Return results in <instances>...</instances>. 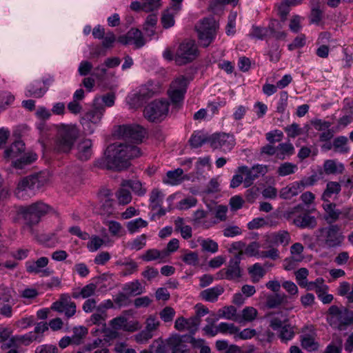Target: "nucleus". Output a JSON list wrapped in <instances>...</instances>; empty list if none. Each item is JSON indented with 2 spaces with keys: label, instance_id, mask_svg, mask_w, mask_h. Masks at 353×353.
<instances>
[{
  "label": "nucleus",
  "instance_id": "nucleus-32",
  "mask_svg": "<svg viewBox=\"0 0 353 353\" xmlns=\"http://www.w3.org/2000/svg\"><path fill=\"white\" fill-rule=\"evenodd\" d=\"M300 185L298 181H294L286 187L283 188L280 191V197L283 199H290L301 192Z\"/></svg>",
  "mask_w": 353,
  "mask_h": 353
},
{
  "label": "nucleus",
  "instance_id": "nucleus-42",
  "mask_svg": "<svg viewBox=\"0 0 353 353\" xmlns=\"http://www.w3.org/2000/svg\"><path fill=\"white\" fill-rule=\"evenodd\" d=\"M206 142H209V138L201 131L194 132L189 140L191 147L194 148L201 147Z\"/></svg>",
  "mask_w": 353,
  "mask_h": 353
},
{
  "label": "nucleus",
  "instance_id": "nucleus-21",
  "mask_svg": "<svg viewBox=\"0 0 353 353\" xmlns=\"http://www.w3.org/2000/svg\"><path fill=\"white\" fill-rule=\"evenodd\" d=\"M119 41L123 44H134L139 48L144 46L145 41L141 32L136 28L130 29L125 35L120 37Z\"/></svg>",
  "mask_w": 353,
  "mask_h": 353
},
{
  "label": "nucleus",
  "instance_id": "nucleus-23",
  "mask_svg": "<svg viewBox=\"0 0 353 353\" xmlns=\"http://www.w3.org/2000/svg\"><path fill=\"white\" fill-rule=\"evenodd\" d=\"M163 199V194L160 190L157 188L152 190L150 195V208L152 210H158L157 214L160 216L166 213V210L161 208Z\"/></svg>",
  "mask_w": 353,
  "mask_h": 353
},
{
  "label": "nucleus",
  "instance_id": "nucleus-4",
  "mask_svg": "<svg viewBox=\"0 0 353 353\" xmlns=\"http://www.w3.org/2000/svg\"><path fill=\"white\" fill-rule=\"evenodd\" d=\"M57 134L54 149L58 152L68 153L74 146L79 132L77 128L72 125L61 124L57 127Z\"/></svg>",
  "mask_w": 353,
  "mask_h": 353
},
{
  "label": "nucleus",
  "instance_id": "nucleus-28",
  "mask_svg": "<svg viewBox=\"0 0 353 353\" xmlns=\"http://www.w3.org/2000/svg\"><path fill=\"white\" fill-rule=\"evenodd\" d=\"M141 259L144 262L157 261L159 263H165L167 261V254L157 249H150L141 256Z\"/></svg>",
  "mask_w": 353,
  "mask_h": 353
},
{
  "label": "nucleus",
  "instance_id": "nucleus-51",
  "mask_svg": "<svg viewBox=\"0 0 353 353\" xmlns=\"http://www.w3.org/2000/svg\"><path fill=\"white\" fill-rule=\"evenodd\" d=\"M14 96L9 91L0 92V111L5 110L14 101Z\"/></svg>",
  "mask_w": 353,
  "mask_h": 353
},
{
  "label": "nucleus",
  "instance_id": "nucleus-44",
  "mask_svg": "<svg viewBox=\"0 0 353 353\" xmlns=\"http://www.w3.org/2000/svg\"><path fill=\"white\" fill-rule=\"evenodd\" d=\"M124 292L130 296H137L144 292V287L139 281L127 283L123 287Z\"/></svg>",
  "mask_w": 353,
  "mask_h": 353
},
{
  "label": "nucleus",
  "instance_id": "nucleus-27",
  "mask_svg": "<svg viewBox=\"0 0 353 353\" xmlns=\"http://www.w3.org/2000/svg\"><path fill=\"white\" fill-rule=\"evenodd\" d=\"M183 170L181 168H176L174 170L168 171L162 181L168 185H177L183 181Z\"/></svg>",
  "mask_w": 353,
  "mask_h": 353
},
{
  "label": "nucleus",
  "instance_id": "nucleus-17",
  "mask_svg": "<svg viewBox=\"0 0 353 353\" xmlns=\"http://www.w3.org/2000/svg\"><path fill=\"white\" fill-rule=\"evenodd\" d=\"M119 137L134 142H141L145 134V130L139 125H120L117 130Z\"/></svg>",
  "mask_w": 353,
  "mask_h": 353
},
{
  "label": "nucleus",
  "instance_id": "nucleus-39",
  "mask_svg": "<svg viewBox=\"0 0 353 353\" xmlns=\"http://www.w3.org/2000/svg\"><path fill=\"white\" fill-rule=\"evenodd\" d=\"M295 336V327L288 323L284 324L278 332V336L283 343H288L292 340Z\"/></svg>",
  "mask_w": 353,
  "mask_h": 353
},
{
  "label": "nucleus",
  "instance_id": "nucleus-38",
  "mask_svg": "<svg viewBox=\"0 0 353 353\" xmlns=\"http://www.w3.org/2000/svg\"><path fill=\"white\" fill-rule=\"evenodd\" d=\"M172 353H190L188 345L184 344L179 336L172 337L169 339Z\"/></svg>",
  "mask_w": 353,
  "mask_h": 353
},
{
  "label": "nucleus",
  "instance_id": "nucleus-64",
  "mask_svg": "<svg viewBox=\"0 0 353 353\" xmlns=\"http://www.w3.org/2000/svg\"><path fill=\"white\" fill-rule=\"evenodd\" d=\"M34 353H59V349L54 345L43 344L37 346Z\"/></svg>",
  "mask_w": 353,
  "mask_h": 353
},
{
  "label": "nucleus",
  "instance_id": "nucleus-37",
  "mask_svg": "<svg viewBox=\"0 0 353 353\" xmlns=\"http://www.w3.org/2000/svg\"><path fill=\"white\" fill-rule=\"evenodd\" d=\"M223 292V288L221 286L217 285L212 288H208L201 292V296L203 299L208 302H214L217 300L218 297Z\"/></svg>",
  "mask_w": 353,
  "mask_h": 353
},
{
  "label": "nucleus",
  "instance_id": "nucleus-26",
  "mask_svg": "<svg viewBox=\"0 0 353 353\" xmlns=\"http://www.w3.org/2000/svg\"><path fill=\"white\" fill-rule=\"evenodd\" d=\"M92 142L90 139L82 140L77 145V157L81 161L88 160L92 154Z\"/></svg>",
  "mask_w": 353,
  "mask_h": 353
},
{
  "label": "nucleus",
  "instance_id": "nucleus-54",
  "mask_svg": "<svg viewBox=\"0 0 353 353\" xmlns=\"http://www.w3.org/2000/svg\"><path fill=\"white\" fill-rule=\"evenodd\" d=\"M0 313L8 317L12 315L10 296L8 294L0 297Z\"/></svg>",
  "mask_w": 353,
  "mask_h": 353
},
{
  "label": "nucleus",
  "instance_id": "nucleus-43",
  "mask_svg": "<svg viewBox=\"0 0 353 353\" xmlns=\"http://www.w3.org/2000/svg\"><path fill=\"white\" fill-rule=\"evenodd\" d=\"M197 242L201 246L203 252L214 254L218 251V243L211 239L199 237L197 239Z\"/></svg>",
  "mask_w": 353,
  "mask_h": 353
},
{
  "label": "nucleus",
  "instance_id": "nucleus-62",
  "mask_svg": "<svg viewBox=\"0 0 353 353\" xmlns=\"http://www.w3.org/2000/svg\"><path fill=\"white\" fill-rule=\"evenodd\" d=\"M27 272L40 276H47L51 274L52 270L48 266H27Z\"/></svg>",
  "mask_w": 353,
  "mask_h": 353
},
{
  "label": "nucleus",
  "instance_id": "nucleus-3",
  "mask_svg": "<svg viewBox=\"0 0 353 353\" xmlns=\"http://www.w3.org/2000/svg\"><path fill=\"white\" fill-rule=\"evenodd\" d=\"M47 181V177L41 173L24 177L19 181L14 194L18 199H27L34 195L35 190L43 186Z\"/></svg>",
  "mask_w": 353,
  "mask_h": 353
},
{
  "label": "nucleus",
  "instance_id": "nucleus-46",
  "mask_svg": "<svg viewBox=\"0 0 353 353\" xmlns=\"http://www.w3.org/2000/svg\"><path fill=\"white\" fill-rule=\"evenodd\" d=\"M258 312L256 309L253 307H245L241 311V314L238 317V322L245 323V322H252L253 321L257 316Z\"/></svg>",
  "mask_w": 353,
  "mask_h": 353
},
{
  "label": "nucleus",
  "instance_id": "nucleus-55",
  "mask_svg": "<svg viewBox=\"0 0 353 353\" xmlns=\"http://www.w3.org/2000/svg\"><path fill=\"white\" fill-rule=\"evenodd\" d=\"M88 334V329L84 326H78L73 328V334L71 338L72 339V344L79 345L81 343L82 340Z\"/></svg>",
  "mask_w": 353,
  "mask_h": 353
},
{
  "label": "nucleus",
  "instance_id": "nucleus-10",
  "mask_svg": "<svg viewBox=\"0 0 353 353\" xmlns=\"http://www.w3.org/2000/svg\"><path fill=\"white\" fill-rule=\"evenodd\" d=\"M168 110L169 103L166 100H155L145 108L144 116L150 121H161L166 117Z\"/></svg>",
  "mask_w": 353,
  "mask_h": 353
},
{
  "label": "nucleus",
  "instance_id": "nucleus-19",
  "mask_svg": "<svg viewBox=\"0 0 353 353\" xmlns=\"http://www.w3.org/2000/svg\"><path fill=\"white\" fill-rule=\"evenodd\" d=\"M171 6L162 13L161 23L164 28L168 29L174 25V17L182 9L183 0H171Z\"/></svg>",
  "mask_w": 353,
  "mask_h": 353
},
{
  "label": "nucleus",
  "instance_id": "nucleus-22",
  "mask_svg": "<svg viewBox=\"0 0 353 353\" xmlns=\"http://www.w3.org/2000/svg\"><path fill=\"white\" fill-rule=\"evenodd\" d=\"M266 241L273 245L287 246L291 241L290 233L286 230H279L266 236Z\"/></svg>",
  "mask_w": 353,
  "mask_h": 353
},
{
  "label": "nucleus",
  "instance_id": "nucleus-30",
  "mask_svg": "<svg viewBox=\"0 0 353 353\" xmlns=\"http://www.w3.org/2000/svg\"><path fill=\"white\" fill-rule=\"evenodd\" d=\"M344 170V165L336 160L328 159L323 163V170L326 174H341Z\"/></svg>",
  "mask_w": 353,
  "mask_h": 353
},
{
  "label": "nucleus",
  "instance_id": "nucleus-57",
  "mask_svg": "<svg viewBox=\"0 0 353 353\" xmlns=\"http://www.w3.org/2000/svg\"><path fill=\"white\" fill-rule=\"evenodd\" d=\"M219 330L221 334L232 335L235 339V336L238 331V327L234 323L221 322L219 324Z\"/></svg>",
  "mask_w": 353,
  "mask_h": 353
},
{
  "label": "nucleus",
  "instance_id": "nucleus-18",
  "mask_svg": "<svg viewBox=\"0 0 353 353\" xmlns=\"http://www.w3.org/2000/svg\"><path fill=\"white\" fill-rule=\"evenodd\" d=\"M244 245L245 244L241 241H237L232 244L233 249L239 250V253L235 256V259H234V265L239 263L241 260L243 259L245 256H255L257 259H259L260 252L261 251L259 250L260 245L259 243L256 241L252 242L248 245L245 250L243 251L242 248L244 247Z\"/></svg>",
  "mask_w": 353,
  "mask_h": 353
},
{
  "label": "nucleus",
  "instance_id": "nucleus-63",
  "mask_svg": "<svg viewBox=\"0 0 353 353\" xmlns=\"http://www.w3.org/2000/svg\"><path fill=\"white\" fill-rule=\"evenodd\" d=\"M89 241L87 244V248L90 252H95L99 250L104 243V241L101 237L93 235L89 237Z\"/></svg>",
  "mask_w": 353,
  "mask_h": 353
},
{
  "label": "nucleus",
  "instance_id": "nucleus-47",
  "mask_svg": "<svg viewBox=\"0 0 353 353\" xmlns=\"http://www.w3.org/2000/svg\"><path fill=\"white\" fill-rule=\"evenodd\" d=\"M148 224L147 221L141 218H137L128 221L126 228L130 234H134L138 232L140 229L147 227Z\"/></svg>",
  "mask_w": 353,
  "mask_h": 353
},
{
  "label": "nucleus",
  "instance_id": "nucleus-1",
  "mask_svg": "<svg viewBox=\"0 0 353 353\" xmlns=\"http://www.w3.org/2000/svg\"><path fill=\"white\" fill-rule=\"evenodd\" d=\"M141 155L140 149L135 145L114 143L105 152V164L107 168L121 170L130 165V160Z\"/></svg>",
  "mask_w": 353,
  "mask_h": 353
},
{
  "label": "nucleus",
  "instance_id": "nucleus-61",
  "mask_svg": "<svg viewBox=\"0 0 353 353\" xmlns=\"http://www.w3.org/2000/svg\"><path fill=\"white\" fill-rule=\"evenodd\" d=\"M106 344L104 339L96 338L91 342L88 343L85 345L84 349L87 352H92L97 349L103 348V347H108V345Z\"/></svg>",
  "mask_w": 353,
  "mask_h": 353
},
{
  "label": "nucleus",
  "instance_id": "nucleus-8",
  "mask_svg": "<svg viewBox=\"0 0 353 353\" xmlns=\"http://www.w3.org/2000/svg\"><path fill=\"white\" fill-rule=\"evenodd\" d=\"M329 311L328 321L333 328L345 330L348 327L353 325V311L345 307L339 308L336 306H332Z\"/></svg>",
  "mask_w": 353,
  "mask_h": 353
},
{
  "label": "nucleus",
  "instance_id": "nucleus-12",
  "mask_svg": "<svg viewBox=\"0 0 353 353\" xmlns=\"http://www.w3.org/2000/svg\"><path fill=\"white\" fill-rule=\"evenodd\" d=\"M188 83V79L183 75L177 77L171 83L168 95L173 104L177 105L183 101Z\"/></svg>",
  "mask_w": 353,
  "mask_h": 353
},
{
  "label": "nucleus",
  "instance_id": "nucleus-31",
  "mask_svg": "<svg viewBox=\"0 0 353 353\" xmlns=\"http://www.w3.org/2000/svg\"><path fill=\"white\" fill-rule=\"evenodd\" d=\"M99 332L104 333L103 339L108 345H110V341L111 340L119 337L118 331L114 328H112L111 327H108L107 325H103V327H101V329H93L91 332L94 336H98Z\"/></svg>",
  "mask_w": 353,
  "mask_h": 353
},
{
  "label": "nucleus",
  "instance_id": "nucleus-15",
  "mask_svg": "<svg viewBox=\"0 0 353 353\" xmlns=\"http://www.w3.org/2000/svg\"><path fill=\"white\" fill-rule=\"evenodd\" d=\"M43 339V336L37 334L31 331L23 335L12 336L6 343L1 346V348L3 350H6L9 348L15 347L17 343L28 346L33 342H41Z\"/></svg>",
  "mask_w": 353,
  "mask_h": 353
},
{
  "label": "nucleus",
  "instance_id": "nucleus-2",
  "mask_svg": "<svg viewBox=\"0 0 353 353\" xmlns=\"http://www.w3.org/2000/svg\"><path fill=\"white\" fill-rule=\"evenodd\" d=\"M25 143L21 140L12 143L4 151V157L12 161V165L17 169H23L37 159L36 153L25 152Z\"/></svg>",
  "mask_w": 353,
  "mask_h": 353
},
{
  "label": "nucleus",
  "instance_id": "nucleus-34",
  "mask_svg": "<svg viewBox=\"0 0 353 353\" xmlns=\"http://www.w3.org/2000/svg\"><path fill=\"white\" fill-rule=\"evenodd\" d=\"M208 212L203 210H197L193 215V222L194 224L203 226L205 228H209L216 222L215 221H207Z\"/></svg>",
  "mask_w": 353,
  "mask_h": 353
},
{
  "label": "nucleus",
  "instance_id": "nucleus-36",
  "mask_svg": "<svg viewBox=\"0 0 353 353\" xmlns=\"http://www.w3.org/2000/svg\"><path fill=\"white\" fill-rule=\"evenodd\" d=\"M115 94L114 93H107L102 96L97 97L93 100V104L99 108L105 107L110 108L114 105L115 103Z\"/></svg>",
  "mask_w": 353,
  "mask_h": 353
},
{
  "label": "nucleus",
  "instance_id": "nucleus-40",
  "mask_svg": "<svg viewBox=\"0 0 353 353\" xmlns=\"http://www.w3.org/2000/svg\"><path fill=\"white\" fill-rule=\"evenodd\" d=\"M241 272L240 266H227L220 272L219 277L221 279L235 280L241 277Z\"/></svg>",
  "mask_w": 353,
  "mask_h": 353
},
{
  "label": "nucleus",
  "instance_id": "nucleus-58",
  "mask_svg": "<svg viewBox=\"0 0 353 353\" xmlns=\"http://www.w3.org/2000/svg\"><path fill=\"white\" fill-rule=\"evenodd\" d=\"M288 323L287 316H284L282 319L278 315H274L270 319V327L274 331L279 332L283 326L284 324Z\"/></svg>",
  "mask_w": 353,
  "mask_h": 353
},
{
  "label": "nucleus",
  "instance_id": "nucleus-14",
  "mask_svg": "<svg viewBox=\"0 0 353 353\" xmlns=\"http://www.w3.org/2000/svg\"><path fill=\"white\" fill-rule=\"evenodd\" d=\"M49 210L48 205L42 202H37L22 208L21 212L28 223L33 225L38 223L40 218L48 213Z\"/></svg>",
  "mask_w": 353,
  "mask_h": 353
},
{
  "label": "nucleus",
  "instance_id": "nucleus-56",
  "mask_svg": "<svg viewBox=\"0 0 353 353\" xmlns=\"http://www.w3.org/2000/svg\"><path fill=\"white\" fill-rule=\"evenodd\" d=\"M107 318V312H104L96 307V312L92 314L90 321L92 324L101 325V327H103V325H106L105 321Z\"/></svg>",
  "mask_w": 353,
  "mask_h": 353
},
{
  "label": "nucleus",
  "instance_id": "nucleus-16",
  "mask_svg": "<svg viewBox=\"0 0 353 353\" xmlns=\"http://www.w3.org/2000/svg\"><path fill=\"white\" fill-rule=\"evenodd\" d=\"M209 143L214 149H221L223 152L230 151L236 144L233 134L216 133L209 137Z\"/></svg>",
  "mask_w": 353,
  "mask_h": 353
},
{
  "label": "nucleus",
  "instance_id": "nucleus-48",
  "mask_svg": "<svg viewBox=\"0 0 353 353\" xmlns=\"http://www.w3.org/2000/svg\"><path fill=\"white\" fill-rule=\"evenodd\" d=\"M285 294L276 293L268 296L266 305L268 308H276L286 301Z\"/></svg>",
  "mask_w": 353,
  "mask_h": 353
},
{
  "label": "nucleus",
  "instance_id": "nucleus-45",
  "mask_svg": "<svg viewBox=\"0 0 353 353\" xmlns=\"http://www.w3.org/2000/svg\"><path fill=\"white\" fill-rule=\"evenodd\" d=\"M303 245L300 243H295L290 247V254H291V259L297 263H301L305 262L307 263V261L305 260L304 256H303Z\"/></svg>",
  "mask_w": 353,
  "mask_h": 353
},
{
  "label": "nucleus",
  "instance_id": "nucleus-29",
  "mask_svg": "<svg viewBox=\"0 0 353 353\" xmlns=\"http://www.w3.org/2000/svg\"><path fill=\"white\" fill-rule=\"evenodd\" d=\"M47 90L48 87H43L41 81H35L27 87L26 96L40 98L45 94Z\"/></svg>",
  "mask_w": 353,
  "mask_h": 353
},
{
  "label": "nucleus",
  "instance_id": "nucleus-11",
  "mask_svg": "<svg viewBox=\"0 0 353 353\" xmlns=\"http://www.w3.org/2000/svg\"><path fill=\"white\" fill-rule=\"evenodd\" d=\"M105 112L104 108H99L93 104L92 108L86 112L81 119L84 130L89 134L94 133L96 128L101 123Z\"/></svg>",
  "mask_w": 353,
  "mask_h": 353
},
{
  "label": "nucleus",
  "instance_id": "nucleus-50",
  "mask_svg": "<svg viewBox=\"0 0 353 353\" xmlns=\"http://www.w3.org/2000/svg\"><path fill=\"white\" fill-rule=\"evenodd\" d=\"M297 170L298 167L296 164L290 162H285L278 167L276 172L280 176H285L295 173Z\"/></svg>",
  "mask_w": 353,
  "mask_h": 353
},
{
  "label": "nucleus",
  "instance_id": "nucleus-33",
  "mask_svg": "<svg viewBox=\"0 0 353 353\" xmlns=\"http://www.w3.org/2000/svg\"><path fill=\"white\" fill-rule=\"evenodd\" d=\"M301 344L303 348L308 352L316 351L319 348V343L315 341L314 333L301 334Z\"/></svg>",
  "mask_w": 353,
  "mask_h": 353
},
{
  "label": "nucleus",
  "instance_id": "nucleus-5",
  "mask_svg": "<svg viewBox=\"0 0 353 353\" xmlns=\"http://www.w3.org/2000/svg\"><path fill=\"white\" fill-rule=\"evenodd\" d=\"M319 232L318 239L323 248L340 247L345 239L338 225H330L319 229Z\"/></svg>",
  "mask_w": 353,
  "mask_h": 353
},
{
  "label": "nucleus",
  "instance_id": "nucleus-24",
  "mask_svg": "<svg viewBox=\"0 0 353 353\" xmlns=\"http://www.w3.org/2000/svg\"><path fill=\"white\" fill-rule=\"evenodd\" d=\"M237 311L234 306H225L219 309L217 312V316L214 319L207 318V322H215L219 319H225L228 320H232L238 322Z\"/></svg>",
  "mask_w": 353,
  "mask_h": 353
},
{
  "label": "nucleus",
  "instance_id": "nucleus-49",
  "mask_svg": "<svg viewBox=\"0 0 353 353\" xmlns=\"http://www.w3.org/2000/svg\"><path fill=\"white\" fill-rule=\"evenodd\" d=\"M127 186H123V183H121V187L118 190L116 193V197L118 200L119 204L121 205H127L130 203L132 201V195L128 189H126Z\"/></svg>",
  "mask_w": 353,
  "mask_h": 353
},
{
  "label": "nucleus",
  "instance_id": "nucleus-60",
  "mask_svg": "<svg viewBox=\"0 0 353 353\" xmlns=\"http://www.w3.org/2000/svg\"><path fill=\"white\" fill-rule=\"evenodd\" d=\"M248 273L254 283L258 282L265 274L263 266H250L248 268Z\"/></svg>",
  "mask_w": 353,
  "mask_h": 353
},
{
  "label": "nucleus",
  "instance_id": "nucleus-59",
  "mask_svg": "<svg viewBox=\"0 0 353 353\" xmlns=\"http://www.w3.org/2000/svg\"><path fill=\"white\" fill-rule=\"evenodd\" d=\"M308 274V270L305 268H301L295 272L296 282L301 288H307L308 285L307 280Z\"/></svg>",
  "mask_w": 353,
  "mask_h": 353
},
{
  "label": "nucleus",
  "instance_id": "nucleus-20",
  "mask_svg": "<svg viewBox=\"0 0 353 353\" xmlns=\"http://www.w3.org/2000/svg\"><path fill=\"white\" fill-rule=\"evenodd\" d=\"M109 325L112 328L125 332H133L141 328V325L137 321H128V319L123 315L112 319L109 322Z\"/></svg>",
  "mask_w": 353,
  "mask_h": 353
},
{
  "label": "nucleus",
  "instance_id": "nucleus-6",
  "mask_svg": "<svg viewBox=\"0 0 353 353\" xmlns=\"http://www.w3.org/2000/svg\"><path fill=\"white\" fill-rule=\"evenodd\" d=\"M218 23L213 17H208L201 20L196 26L200 45L206 48L214 40L216 34Z\"/></svg>",
  "mask_w": 353,
  "mask_h": 353
},
{
  "label": "nucleus",
  "instance_id": "nucleus-7",
  "mask_svg": "<svg viewBox=\"0 0 353 353\" xmlns=\"http://www.w3.org/2000/svg\"><path fill=\"white\" fill-rule=\"evenodd\" d=\"M322 208L324 210V219L328 223H335L339 219H352L353 217V208L343 206L339 208L336 203L330 201H323Z\"/></svg>",
  "mask_w": 353,
  "mask_h": 353
},
{
  "label": "nucleus",
  "instance_id": "nucleus-13",
  "mask_svg": "<svg viewBox=\"0 0 353 353\" xmlns=\"http://www.w3.org/2000/svg\"><path fill=\"white\" fill-rule=\"evenodd\" d=\"M268 171V165L263 164H254L251 168L241 165L238 167L236 170L239 173L245 176L243 181L245 188L250 187L256 179L264 176Z\"/></svg>",
  "mask_w": 353,
  "mask_h": 353
},
{
  "label": "nucleus",
  "instance_id": "nucleus-52",
  "mask_svg": "<svg viewBox=\"0 0 353 353\" xmlns=\"http://www.w3.org/2000/svg\"><path fill=\"white\" fill-rule=\"evenodd\" d=\"M123 186L130 188L136 194L143 196L146 193V189L143 187L139 181L126 180L123 181Z\"/></svg>",
  "mask_w": 353,
  "mask_h": 353
},
{
  "label": "nucleus",
  "instance_id": "nucleus-25",
  "mask_svg": "<svg viewBox=\"0 0 353 353\" xmlns=\"http://www.w3.org/2000/svg\"><path fill=\"white\" fill-rule=\"evenodd\" d=\"M293 223L300 228L312 229L316 226L317 221L315 216L303 214L294 217Z\"/></svg>",
  "mask_w": 353,
  "mask_h": 353
},
{
  "label": "nucleus",
  "instance_id": "nucleus-53",
  "mask_svg": "<svg viewBox=\"0 0 353 353\" xmlns=\"http://www.w3.org/2000/svg\"><path fill=\"white\" fill-rule=\"evenodd\" d=\"M347 138L344 136L336 137L333 142V147L335 151L340 153L349 152L350 148L347 145Z\"/></svg>",
  "mask_w": 353,
  "mask_h": 353
},
{
  "label": "nucleus",
  "instance_id": "nucleus-9",
  "mask_svg": "<svg viewBox=\"0 0 353 353\" xmlns=\"http://www.w3.org/2000/svg\"><path fill=\"white\" fill-rule=\"evenodd\" d=\"M199 54L195 41L185 40L179 45L174 56V61L178 65H185L194 61Z\"/></svg>",
  "mask_w": 353,
  "mask_h": 353
},
{
  "label": "nucleus",
  "instance_id": "nucleus-41",
  "mask_svg": "<svg viewBox=\"0 0 353 353\" xmlns=\"http://www.w3.org/2000/svg\"><path fill=\"white\" fill-rule=\"evenodd\" d=\"M341 190V185L338 182L330 181L326 185V188L322 194L321 199L323 201H330L334 194H338Z\"/></svg>",
  "mask_w": 353,
  "mask_h": 353
},
{
  "label": "nucleus",
  "instance_id": "nucleus-35",
  "mask_svg": "<svg viewBox=\"0 0 353 353\" xmlns=\"http://www.w3.org/2000/svg\"><path fill=\"white\" fill-rule=\"evenodd\" d=\"M294 153V148L290 142L281 143L276 146V158L284 160Z\"/></svg>",
  "mask_w": 353,
  "mask_h": 353
}]
</instances>
